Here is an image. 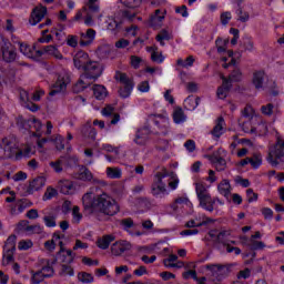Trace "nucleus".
I'll list each match as a JSON object with an SVG mask.
<instances>
[{
	"label": "nucleus",
	"mask_w": 284,
	"mask_h": 284,
	"mask_svg": "<svg viewBox=\"0 0 284 284\" xmlns=\"http://www.w3.org/2000/svg\"><path fill=\"white\" fill-rule=\"evenodd\" d=\"M82 205L87 214L93 216H99V214H104V216H115L121 212V207L116 200L110 194L103 192L101 194L94 195L93 192H88L82 196Z\"/></svg>",
	"instance_id": "nucleus-1"
},
{
	"label": "nucleus",
	"mask_w": 284,
	"mask_h": 284,
	"mask_svg": "<svg viewBox=\"0 0 284 284\" xmlns=\"http://www.w3.org/2000/svg\"><path fill=\"white\" fill-rule=\"evenodd\" d=\"M168 176H170V172L165 168L153 175L151 194L155 199H163L170 194V191H168V184L163 181V179H168Z\"/></svg>",
	"instance_id": "nucleus-2"
},
{
	"label": "nucleus",
	"mask_w": 284,
	"mask_h": 284,
	"mask_svg": "<svg viewBox=\"0 0 284 284\" xmlns=\"http://www.w3.org/2000/svg\"><path fill=\"white\" fill-rule=\"evenodd\" d=\"M115 81L121 83L119 89V95L122 99H128L132 91L134 90V79L128 77V73H123L121 71H116L114 75Z\"/></svg>",
	"instance_id": "nucleus-3"
},
{
	"label": "nucleus",
	"mask_w": 284,
	"mask_h": 284,
	"mask_svg": "<svg viewBox=\"0 0 284 284\" xmlns=\"http://www.w3.org/2000/svg\"><path fill=\"white\" fill-rule=\"evenodd\" d=\"M195 192L201 207L206 210V212H214V204L216 203V200L212 199V195H210L205 185H203V183H195Z\"/></svg>",
	"instance_id": "nucleus-4"
},
{
	"label": "nucleus",
	"mask_w": 284,
	"mask_h": 284,
	"mask_svg": "<svg viewBox=\"0 0 284 284\" xmlns=\"http://www.w3.org/2000/svg\"><path fill=\"white\" fill-rule=\"evenodd\" d=\"M19 145L13 136H7L0 140V159H14L17 156Z\"/></svg>",
	"instance_id": "nucleus-5"
},
{
	"label": "nucleus",
	"mask_w": 284,
	"mask_h": 284,
	"mask_svg": "<svg viewBox=\"0 0 284 284\" xmlns=\"http://www.w3.org/2000/svg\"><path fill=\"white\" fill-rule=\"evenodd\" d=\"M268 163L273 165V168H276L280 162H284V139L281 136H277L276 142L273 148L270 149Z\"/></svg>",
	"instance_id": "nucleus-6"
},
{
	"label": "nucleus",
	"mask_w": 284,
	"mask_h": 284,
	"mask_svg": "<svg viewBox=\"0 0 284 284\" xmlns=\"http://www.w3.org/2000/svg\"><path fill=\"white\" fill-rule=\"evenodd\" d=\"M0 59L4 63H14L17 61V47L8 39L0 41Z\"/></svg>",
	"instance_id": "nucleus-7"
},
{
	"label": "nucleus",
	"mask_w": 284,
	"mask_h": 284,
	"mask_svg": "<svg viewBox=\"0 0 284 284\" xmlns=\"http://www.w3.org/2000/svg\"><path fill=\"white\" fill-rule=\"evenodd\" d=\"M14 252H17V235H10L3 246L2 265L7 266L14 262Z\"/></svg>",
	"instance_id": "nucleus-8"
},
{
	"label": "nucleus",
	"mask_w": 284,
	"mask_h": 284,
	"mask_svg": "<svg viewBox=\"0 0 284 284\" xmlns=\"http://www.w3.org/2000/svg\"><path fill=\"white\" fill-rule=\"evenodd\" d=\"M101 74H103V68L101 67V63L90 60L84 67L83 74H81V77L82 79L97 81Z\"/></svg>",
	"instance_id": "nucleus-9"
},
{
	"label": "nucleus",
	"mask_w": 284,
	"mask_h": 284,
	"mask_svg": "<svg viewBox=\"0 0 284 284\" xmlns=\"http://www.w3.org/2000/svg\"><path fill=\"white\" fill-rule=\"evenodd\" d=\"M68 84H70V75L68 73H60L57 81L51 85L49 95L55 97V94H61L68 90Z\"/></svg>",
	"instance_id": "nucleus-10"
},
{
	"label": "nucleus",
	"mask_w": 284,
	"mask_h": 284,
	"mask_svg": "<svg viewBox=\"0 0 284 284\" xmlns=\"http://www.w3.org/2000/svg\"><path fill=\"white\" fill-rule=\"evenodd\" d=\"M19 50L21 54L33 61H41V57H43V52L40 49L37 50V44L30 45L26 42H19Z\"/></svg>",
	"instance_id": "nucleus-11"
},
{
	"label": "nucleus",
	"mask_w": 284,
	"mask_h": 284,
	"mask_svg": "<svg viewBox=\"0 0 284 284\" xmlns=\"http://www.w3.org/2000/svg\"><path fill=\"white\" fill-rule=\"evenodd\" d=\"M204 268L209 272L207 276L213 283H220V281H223V271L225 270V266L221 264H206Z\"/></svg>",
	"instance_id": "nucleus-12"
},
{
	"label": "nucleus",
	"mask_w": 284,
	"mask_h": 284,
	"mask_svg": "<svg viewBox=\"0 0 284 284\" xmlns=\"http://www.w3.org/2000/svg\"><path fill=\"white\" fill-rule=\"evenodd\" d=\"M19 100L20 105H22V108H26L27 110H30V112H39V110H41V106H39V104L30 100V93L24 89H19Z\"/></svg>",
	"instance_id": "nucleus-13"
},
{
	"label": "nucleus",
	"mask_w": 284,
	"mask_h": 284,
	"mask_svg": "<svg viewBox=\"0 0 284 284\" xmlns=\"http://www.w3.org/2000/svg\"><path fill=\"white\" fill-rule=\"evenodd\" d=\"M149 119L153 121L154 125H156L158 130L162 132L165 136L170 132V119L163 114H151Z\"/></svg>",
	"instance_id": "nucleus-14"
},
{
	"label": "nucleus",
	"mask_w": 284,
	"mask_h": 284,
	"mask_svg": "<svg viewBox=\"0 0 284 284\" xmlns=\"http://www.w3.org/2000/svg\"><path fill=\"white\" fill-rule=\"evenodd\" d=\"M45 14H48V7L40 4L33 8L30 14L29 23H31L32 26L41 23V21H43V19L45 18Z\"/></svg>",
	"instance_id": "nucleus-15"
},
{
	"label": "nucleus",
	"mask_w": 284,
	"mask_h": 284,
	"mask_svg": "<svg viewBox=\"0 0 284 284\" xmlns=\"http://www.w3.org/2000/svg\"><path fill=\"white\" fill-rule=\"evenodd\" d=\"M165 14H168V10L156 9L153 14L150 16L149 26L150 28H161L163 26V21H165Z\"/></svg>",
	"instance_id": "nucleus-16"
},
{
	"label": "nucleus",
	"mask_w": 284,
	"mask_h": 284,
	"mask_svg": "<svg viewBox=\"0 0 284 284\" xmlns=\"http://www.w3.org/2000/svg\"><path fill=\"white\" fill-rule=\"evenodd\" d=\"M132 250V244L128 241H119L111 245V254L113 256H121L125 254V252H130Z\"/></svg>",
	"instance_id": "nucleus-17"
},
{
	"label": "nucleus",
	"mask_w": 284,
	"mask_h": 284,
	"mask_svg": "<svg viewBox=\"0 0 284 284\" xmlns=\"http://www.w3.org/2000/svg\"><path fill=\"white\" fill-rule=\"evenodd\" d=\"M58 190L61 194L72 195L77 192V187L74 186V182L70 180H60L58 182Z\"/></svg>",
	"instance_id": "nucleus-18"
},
{
	"label": "nucleus",
	"mask_w": 284,
	"mask_h": 284,
	"mask_svg": "<svg viewBox=\"0 0 284 284\" xmlns=\"http://www.w3.org/2000/svg\"><path fill=\"white\" fill-rule=\"evenodd\" d=\"M89 61L90 55L84 51H79L73 58L74 68H77V70H84Z\"/></svg>",
	"instance_id": "nucleus-19"
},
{
	"label": "nucleus",
	"mask_w": 284,
	"mask_h": 284,
	"mask_svg": "<svg viewBox=\"0 0 284 284\" xmlns=\"http://www.w3.org/2000/svg\"><path fill=\"white\" fill-rule=\"evenodd\" d=\"M222 85L217 88L216 94L220 99H227V94H230V90H232V83L225 75L221 77Z\"/></svg>",
	"instance_id": "nucleus-20"
},
{
	"label": "nucleus",
	"mask_w": 284,
	"mask_h": 284,
	"mask_svg": "<svg viewBox=\"0 0 284 284\" xmlns=\"http://www.w3.org/2000/svg\"><path fill=\"white\" fill-rule=\"evenodd\" d=\"M95 37H97V31L94 29H88L85 33H81L80 36L81 48L92 45Z\"/></svg>",
	"instance_id": "nucleus-21"
},
{
	"label": "nucleus",
	"mask_w": 284,
	"mask_h": 284,
	"mask_svg": "<svg viewBox=\"0 0 284 284\" xmlns=\"http://www.w3.org/2000/svg\"><path fill=\"white\" fill-rule=\"evenodd\" d=\"M224 133H225V119H223V116H219L216 119L213 130L211 131V134L215 139H221V136H223Z\"/></svg>",
	"instance_id": "nucleus-22"
},
{
	"label": "nucleus",
	"mask_w": 284,
	"mask_h": 284,
	"mask_svg": "<svg viewBox=\"0 0 284 284\" xmlns=\"http://www.w3.org/2000/svg\"><path fill=\"white\" fill-rule=\"evenodd\" d=\"M28 221H20L19 227H22L28 234H43V226L41 224L29 225Z\"/></svg>",
	"instance_id": "nucleus-23"
},
{
	"label": "nucleus",
	"mask_w": 284,
	"mask_h": 284,
	"mask_svg": "<svg viewBox=\"0 0 284 284\" xmlns=\"http://www.w3.org/2000/svg\"><path fill=\"white\" fill-rule=\"evenodd\" d=\"M45 185V178L43 176H38L33 179L27 189L28 194H34V192H39L41 187Z\"/></svg>",
	"instance_id": "nucleus-24"
},
{
	"label": "nucleus",
	"mask_w": 284,
	"mask_h": 284,
	"mask_svg": "<svg viewBox=\"0 0 284 284\" xmlns=\"http://www.w3.org/2000/svg\"><path fill=\"white\" fill-rule=\"evenodd\" d=\"M40 52L43 54H49L50 57H53L54 59H58L59 61L63 60V54L55 45L49 44L44 45L40 49Z\"/></svg>",
	"instance_id": "nucleus-25"
},
{
	"label": "nucleus",
	"mask_w": 284,
	"mask_h": 284,
	"mask_svg": "<svg viewBox=\"0 0 284 284\" xmlns=\"http://www.w3.org/2000/svg\"><path fill=\"white\" fill-rule=\"evenodd\" d=\"M102 116H113L111 120V125H116L119 121H121V115L119 113H114V106L108 104L101 111Z\"/></svg>",
	"instance_id": "nucleus-26"
},
{
	"label": "nucleus",
	"mask_w": 284,
	"mask_h": 284,
	"mask_svg": "<svg viewBox=\"0 0 284 284\" xmlns=\"http://www.w3.org/2000/svg\"><path fill=\"white\" fill-rule=\"evenodd\" d=\"M68 161H70V155L61 156L57 161L50 162V168H52V170L57 172V174H61V172H63V165H65Z\"/></svg>",
	"instance_id": "nucleus-27"
},
{
	"label": "nucleus",
	"mask_w": 284,
	"mask_h": 284,
	"mask_svg": "<svg viewBox=\"0 0 284 284\" xmlns=\"http://www.w3.org/2000/svg\"><path fill=\"white\" fill-rule=\"evenodd\" d=\"M265 81V71L258 70L253 73L252 83L255 90H261Z\"/></svg>",
	"instance_id": "nucleus-28"
},
{
	"label": "nucleus",
	"mask_w": 284,
	"mask_h": 284,
	"mask_svg": "<svg viewBox=\"0 0 284 284\" xmlns=\"http://www.w3.org/2000/svg\"><path fill=\"white\" fill-rule=\"evenodd\" d=\"M209 160L211 161V163H213V165H215L217 172H223V170H225L227 165L225 159L221 158L220 155H209Z\"/></svg>",
	"instance_id": "nucleus-29"
},
{
	"label": "nucleus",
	"mask_w": 284,
	"mask_h": 284,
	"mask_svg": "<svg viewBox=\"0 0 284 284\" xmlns=\"http://www.w3.org/2000/svg\"><path fill=\"white\" fill-rule=\"evenodd\" d=\"M217 190L222 196L230 199V194H232V185L229 180H222L217 185Z\"/></svg>",
	"instance_id": "nucleus-30"
},
{
	"label": "nucleus",
	"mask_w": 284,
	"mask_h": 284,
	"mask_svg": "<svg viewBox=\"0 0 284 284\" xmlns=\"http://www.w3.org/2000/svg\"><path fill=\"white\" fill-rule=\"evenodd\" d=\"M54 263H57V260H54L52 263L50 260H47L45 265L41 267L40 271L45 278H52V276H54V267L52 266Z\"/></svg>",
	"instance_id": "nucleus-31"
},
{
	"label": "nucleus",
	"mask_w": 284,
	"mask_h": 284,
	"mask_svg": "<svg viewBox=\"0 0 284 284\" xmlns=\"http://www.w3.org/2000/svg\"><path fill=\"white\" fill-rule=\"evenodd\" d=\"M92 90H93V97L98 101H103V99H105V97H108V89H105V87H103L101 84H94L92 87Z\"/></svg>",
	"instance_id": "nucleus-32"
},
{
	"label": "nucleus",
	"mask_w": 284,
	"mask_h": 284,
	"mask_svg": "<svg viewBox=\"0 0 284 284\" xmlns=\"http://www.w3.org/2000/svg\"><path fill=\"white\" fill-rule=\"evenodd\" d=\"M113 241L114 235H103L102 237L97 240L95 244L100 250H108Z\"/></svg>",
	"instance_id": "nucleus-33"
},
{
	"label": "nucleus",
	"mask_w": 284,
	"mask_h": 284,
	"mask_svg": "<svg viewBox=\"0 0 284 284\" xmlns=\"http://www.w3.org/2000/svg\"><path fill=\"white\" fill-rule=\"evenodd\" d=\"M232 233L230 231H221L217 235L216 239L214 240L215 245H227L230 243V235Z\"/></svg>",
	"instance_id": "nucleus-34"
},
{
	"label": "nucleus",
	"mask_w": 284,
	"mask_h": 284,
	"mask_svg": "<svg viewBox=\"0 0 284 284\" xmlns=\"http://www.w3.org/2000/svg\"><path fill=\"white\" fill-rule=\"evenodd\" d=\"M90 83L91 82L88 81V79L83 78V75H80V79L73 85L72 90L75 94H79V93L83 92V90H85L90 85Z\"/></svg>",
	"instance_id": "nucleus-35"
},
{
	"label": "nucleus",
	"mask_w": 284,
	"mask_h": 284,
	"mask_svg": "<svg viewBox=\"0 0 284 284\" xmlns=\"http://www.w3.org/2000/svg\"><path fill=\"white\" fill-rule=\"evenodd\" d=\"M172 39V33H170V31L166 29H162L155 37V41H158V43H160L162 47L165 45V41H170Z\"/></svg>",
	"instance_id": "nucleus-36"
},
{
	"label": "nucleus",
	"mask_w": 284,
	"mask_h": 284,
	"mask_svg": "<svg viewBox=\"0 0 284 284\" xmlns=\"http://www.w3.org/2000/svg\"><path fill=\"white\" fill-rule=\"evenodd\" d=\"M78 179L80 181H92V179H94V175L92 174V172L90 171V169L82 166L79 170L78 173Z\"/></svg>",
	"instance_id": "nucleus-37"
},
{
	"label": "nucleus",
	"mask_w": 284,
	"mask_h": 284,
	"mask_svg": "<svg viewBox=\"0 0 284 284\" xmlns=\"http://www.w3.org/2000/svg\"><path fill=\"white\" fill-rule=\"evenodd\" d=\"M29 121H34V124L29 125L28 131L34 136H41V133H39L41 130V121H39L37 118L29 119Z\"/></svg>",
	"instance_id": "nucleus-38"
},
{
	"label": "nucleus",
	"mask_w": 284,
	"mask_h": 284,
	"mask_svg": "<svg viewBox=\"0 0 284 284\" xmlns=\"http://www.w3.org/2000/svg\"><path fill=\"white\" fill-rule=\"evenodd\" d=\"M173 121L176 124L185 123V112H183L182 108H176L173 111Z\"/></svg>",
	"instance_id": "nucleus-39"
},
{
	"label": "nucleus",
	"mask_w": 284,
	"mask_h": 284,
	"mask_svg": "<svg viewBox=\"0 0 284 284\" xmlns=\"http://www.w3.org/2000/svg\"><path fill=\"white\" fill-rule=\"evenodd\" d=\"M159 50V47H151L149 48V52L151 53V61L154 63H163V54L156 52Z\"/></svg>",
	"instance_id": "nucleus-40"
},
{
	"label": "nucleus",
	"mask_w": 284,
	"mask_h": 284,
	"mask_svg": "<svg viewBox=\"0 0 284 284\" xmlns=\"http://www.w3.org/2000/svg\"><path fill=\"white\" fill-rule=\"evenodd\" d=\"M78 281L84 284L94 283V276L88 272H80L78 273Z\"/></svg>",
	"instance_id": "nucleus-41"
},
{
	"label": "nucleus",
	"mask_w": 284,
	"mask_h": 284,
	"mask_svg": "<svg viewBox=\"0 0 284 284\" xmlns=\"http://www.w3.org/2000/svg\"><path fill=\"white\" fill-rule=\"evenodd\" d=\"M226 79L230 83H239V81L243 79V73L241 72V69H234Z\"/></svg>",
	"instance_id": "nucleus-42"
},
{
	"label": "nucleus",
	"mask_w": 284,
	"mask_h": 284,
	"mask_svg": "<svg viewBox=\"0 0 284 284\" xmlns=\"http://www.w3.org/2000/svg\"><path fill=\"white\" fill-rule=\"evenodd\" d=\"M187 203H190V199H187V196L176 197L171 204V209L173 212H176V210H179V205H187Z\"/></svg>",
	"instance_id": "nucleus-43"
},
{
	"label": "nucleus",
	"mask_w": 284,
	"mask_h": 284,
	"mask_svg": "<svg viewBox=\"0 0 284 284\" xmlns=\"http://www.w3.org/2000/svg\"><path fill=\"white\" fill-rule=\"evenodd\" d=\"M45 281V276H43V273L39 271H31V283L32 284H41Z\"/></svg>",
	"instance_id": "nucleus-44"
},
{
	"label": "nucleus",
	"mask_w": 284,
	"mask_h": 284,
	"mask_svg": "<svg viewBox=\"0 0 284 284\" xmlns=\"http://www.w3.org/2000/svg\"><path fill=\"white\" fill-rule=\"evenodd\" d=\"M59 192L57 191V189L48 186L42 196V201H52V199H54V196H57Z\"/></svg>",
	"instance_id": "nucleus-45"
},
{
	"label": "nucleus",
	"mask_w": 284,
	"mask_h": 284,
	"mask_svg": "<svg viewBox=\"0 0 284 284\" xmlns=\"http://www.w3.org/2000/svg\"><path fill=\"white\" fill-rule=\"evenodd\" d=\"M34 123H37V122H34V120H30V119L26 120V119H23V116H20V118L18 119V121H17V124H18L19 128H21L22 130H30V126H31V125H34Z\"/></svg>",
	"instance_id": "nucleus-46"
},
{
	"label": "nucleus",
	"mask_w": 284,
	"mask_h": 284,
	"mask_svg": "<svg viewBox=\"0 0 284 284\" xmlns=\"http://www.w3.org/2000/svg\"><path fill=\"white\" fill-rule=\"evenodd\" d=\"M121 227L124 230V232H130L132 227H134V220L132 217H125L120 221Z\"/></svg>",
	"instance_id": "nucleus-47"
},
{
	"label": "nucleus",
	"mask_w": 284,
	"mask_h": 284,
	"mask_svg": "<svg viewBox=\"0 0 284 284\" xmlns=\"http://www.w3.org/2000/svg\"><path fill=\"white\" fill-rule=\"evenodd\" d=\"M106 176L109 179H121L122 173H121V169L119 168H106Z\"/></svg>",
	"instance_id": "nucleus-48"
},
{
	"label": "nucleus",
	"mask_w": 284,
	"mask_h": 284,
	"mask_svg": "<svg viewBox=\"0 0 284 284\" xmlns=\"http://www.w3.org/2000/svg\"><path fill=\"white\" fill-rule=\"evenodd\" d=\"M121 17L123 21H134L136 12L125 9L121 11Z\"/></svg>",
	"instance_id": "nucleus-49"
},
{
	"label": "nucleus",
	"mask_w": 284,
	"mask_h": 284,
	"mask_svg": "<svg viewBox=\"0 0 284 284\" xmlns=\"http://www.w3.org/2000/svg\"><path fill=\"white\" fill-rule=\"evenodd\" d=\"M122 6H125V8L134 9L139 8L143 0H120Z\"/></svg>",
	"instance_id": "nucleus-50"
},
{
	"label": "nucleus",
	"mask_w": 284,
	"mask_h": 284,
	"mask_svg": "<svg viewBox=\"0 0 284 284\" xmlns=\"http://www.w3.org/2000/svg\"><path fill=\"white\" fill-rule=\"evenodd\" d=\"M34 244L32 243V240H21L18 243V250H20V252L23 251H28L30 250Z\"/></svg>",
	"instance_id": "nucleus-51"
},
{
	"label": "nucleus",
	"mask_w": 284,
	"mask_h": 284,
	"mask_svg": "<svg viewBox=\"0 0 284 284\" xmlns=\"http://www.w3.org/2000/svg\"><path fill=\"white\" fill-rule=\"evenodd\" d=\"M60 276H74V268L68 264H62Z\"/></svg>",
	"instance_id": "nucleus-52"
},
{
	"label": "nucleus",
	"mask_w": 284,
	"mask_h": 284,
	"mask_svg": "<svg viewBox=\"0 0 284 284\" xmlns=\"http://www.w3.org/2000/svg\"><path fill=\"white\" fill-rule=\"evenodd\" d=\"M242 48H244V50H247L248 52H252V50H254V41H252V38H243Z\"/></svg>",
	"instance_id": "nucleus-53"
},
{
	"label": "nucleus",
	"mask_w": 284,
	"mask_h": 284,
	"mask_svg": "<svg viewBox=\"0 0 284 284\" xmlns=\"http://www.w3.org/2000/svg\"><path fill=\"white\" fill-rule=\"evenodd\" d=\"M44 225L47 227H57V216L54 215H45L43 217Z\"/></svg>",
	"instance_id": "nucleus-54"
},
{
	"label": "nucleus",
	"mask_w": 284,
	"mask_h": 284,
	"mask_svg": "<svg viewBox=\"0 0 284 284\" xmlns=\"http://www.w3.org/2000/svg\"><path fill=\"white\" fill-rule=\"evenodd\" d=\"M83 133L85 134V136H88V139H91V141H94V139H97V129H94V126H85L83 129Z\"/></svg>",
	"instance_id": "nucleus-55"
},
{
	"label": "nucleus",
	"mask_w": 284,
	"mask_h": 284,
	"mask_svg": "<svg viewBox=\"0 0 284 284\" xmlns=\"http://www.w3.org/2000/svg\"><path fill=\"white\" fill-rule=\"evenodd\" d=\"M217 52L221 54L227 50V40H222L221 38H217L215 41Z\"/></svg>",
	"instance_id": "nucleus-56"
},
{
	"label": "nucleus",
	"mask_w": 284,
	"mask_h": 284,
	"mask_svg": "<svg viewBox=\"0 0 284 284\" xmlns=\"http://www.w3.org/2000/svg\"><path fill=\"white\" fill-rule=\"evenodd\" d=\"M261 112L264 116H272V114H274V104L268 103L266 105H262Z\"/></svg>",
	"instance_id": "nucleus-57"
},
{
	"label": "nucleus",
	"mask_w": 284,
	"mask_h": 284,
	"mask_svg": "<svg viewBox=\"0 0 284 284\" xmlns=\"http://www.w3.org/2000/svg\"><path fill=\"white\" fill-rule=\"evenodd\" d=\"M242 115L245 119L252 120L254 119V108L251 104H247L244 110L242 111Z\"/></svg>",
	"instance_id": "nucleus-58"
},
{
	"label": "nucleus",
	"mask_w": 284,
	"mask_h": 284,
	"mask_svg": "<svg viewBox=\"0 0 284 284\" xmlns=\"http://www.w3.org/2000/svg\"><path fill=\"white\" fill-rule=\"evenodd\" d=\"M17 152L18 153H16V160L21 161L22 156H30V152H32V149L30 146H27L24 150L18 149Z\"/></svg>",
	"instance_id": "nucleus-59"
},
{
	"label": "nucleus",
	"mask_w": 284,
	"mask_h": 284,
	"mask_svg": "<svg viewBox=\"0 0 284 284\" xmlns=\"http://www.w3.org/2000/svg\"><path fill=\"white\" fill-rule=\"evenodd\" d=\"M178 260H179V256H176L175 254L169 255V258L164 260L165 267H176V266H179L178 264H174V262L178 261Z\"/></svg>",
	"instance_id": "nucleus-60"
},
{
	"label": "nucleus",
	"mask_w": 284,
	"mask_h": 284,
	"mask_svg": "<svg viewBox=\"0 0 284 284\" xmlns=\"http://www.w3.org/2000/svg\"><path fill=\"white\" fill-rule=\"evenodd\" d=\"M236 14L239 17V21H241L242 23H246V21H250V13L243 11L242 8L237 9Z\"/></svg>",
	"instance_id": "nucleus-61"
},
{
	"label": "nucleus",
	"mask_w": 284,
	"mask_h": 284,
	"mask_svg": "<svg viewBox=\"0 0 284 284\" xmlns=\"http://www.w3.org/2000/svg\"><path fill=\"white\" fill-rule=\"evenodd\" d=\"M262 163H263V160L261 159V155H253L252 158H250V164L255 170H257V168H261Z\"/></svg>",
	"instance_id": "nucleus-62"
},
{
	"label": "nucleus",
	"mask_w": 284,
	"mask_h": 284,
	"mask_svg": "<svg viewBox=\"0 0 284 284\" xmlns=\"http://www.w3.org/2000/svg\"><path fill=\"white\" fill-rule=\"evenodd\" d=\"M54 143H55V149L61 151V150H65V139L61 135L55 136L54 139Z\"/></svg>",
	"instance_id": "nucleus-63"
},
{
	"label": "nucleus",
	"mask_w": 284,
	"mask_h": 284,
	"mask_svg": "<svg viewBox=\"0 0 284 284\" xmlns=\"http://www.w3.org/2000/svg\"><path fill=\"white\" fill-rule=\"evenodd\" d=\"M87 6H88V10H89L88 12H90L92 14H99V10H100L99 3L88 1Z\"/></svg>",
	"instance_id": "nucleus-64"
}]
</instances>
